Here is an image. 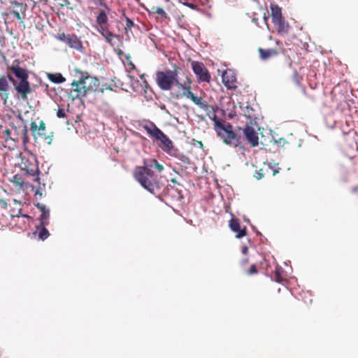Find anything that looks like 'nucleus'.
<instances>
[{
    "label": "nucleus",
    "mask_w": 358,
    "mask_h": 358,
    "mask_svg": "<svg viewBox=\"0 0 358 358\" xmlns=\"http://www.w3.org/2000/svg\"><path fill=\"white\" fill-rule=\"evenodd\" d=\"M6 70V75H0V99L6 103L10 93H14L17 99L27 101L29 96L35 92V86L29 79V70L20 66L19 59L7 64Z\"/></svg>",
    "instance_id": "f257e3e1"
},
{
    "label": "nucleus",
    "mask_w": 358,
    "mask_h": 358,
    "mask_svg": "<svg viewBox=\"0 0 358 358\" xmlns=\"http://www.w3.org/2000/svg\"><path fill=\"white\" fill-rule=\"evenodd\" d=\"M215 130L217 136L228 145L237 148L242 147L241 135L238 131H243V134L247 143L252 147H257L259 145V136L255 128L246 124L243 129L238 127L236 130L229 122L215 121Z\"/></svg>",
    "instance_id": "f03ea898"
},
{
    "label": "nucleus",
    "mask_w": 358,
    "mask_h": 358,
    "mask_svg": "<svg viewBox=\"0 0 358 358\" xmlns=\"http://www.w3.org/2000/svg\"><path fill=\"white\" fill-rule=\"evenodd\" d=\"M152 169H155L159 173H161L164 170V166L155 159L149 161L144 159L143 166H136L133 176L144 189L155 194L160 191L164 184L162 176L155 173Z\"/></svg>",
    "instance_id": "7ed1b4c3"
},
{
    "label": "nucleus",
    "mask_w": 358,
    "mask_h": 358,
    "mask_svg": "<svg viewBox=\"0 0 358 358\" xmlns=\"http://www.w3.org/2000/svg\"><path fill=\"white\" fill-rule=\"evenodd\" d=\"M99 81L90 76L87 72H80V76L78 80H73L71 83V90L69 96L73 99H82L91 92H104V88H99Z\"/></svg>",
    "instance_id": "20e7f679"
},
{
    "label": "nucleus",
    "mask_w": 358,
    "mask_h": 358,
    "mask_svg": "<svg viewBox=\"0 0 358 358\" xmlns=\"http://www.w3.org/2000/svg\"><path fill=\"white\" fill-rule=\"evenodd\" d=\"M19 118L20 121L12 123L11 128L3 130L1 135L5 141L6 147L10 149H14L17 143L20 141L26 145L29 141L27 125L22 122L21 115H19Z\"/></svg>",
    "instance_id": "39448f33"
},
{
    "label": "nucleus",
    "mask_w": 358,
    "mask_h": 358,
    "mask_svg": "<svg viewBox=\"0 0 358 358\" xmlns=\"http://www.w3.org/2000/svg\"><path fill=\"white\" fill-rule=\"evenodd\" d=\"M143 128L150 138L159 141V145L164 152L169 153L173 150L172 141L153 122L143 125Z\"/></svg>",
    "instance_id": "423d86ee"
},
{
    "label": "nucleus",
    "mask_w": 358,
    "mask_h": 358,
    "mask_svg": "<svg viewBox=\"0 0 358 358\" xmlns=\"http://www.w3.org/2000/svg\"><path fill=\"white\" fill-rule=\"evenodd\" d=\"M179 68L174 65L173 70L157 71L156 73V83L158 87L164 91L172 89L177 81Z\"/></svg>",
    "instance_id": "0eeeda50"
},
{
    "label": "nucleus",
    "mask_w": 358,
    "mask_h": 358,
    "mask_svg": "<svg viewBox=\"0 0 358 358\" xmlns=\"http://www.w3.org/2000/svg\"><path fill=\"white\" fill-rule=\"evenodd\" d=\"M30 129L33 133V136L35 139L40 138L45 143L50 145L52 142L53 132L48 134L45 133V124L41 120L38 126L36 122H31L30 124Z\"/></svg>",
    "instance_id": "6e6552de"
},
{
    "label": "nucleus",
    "mask_w": 358,
    "mask_h": 358,
    "mask_svg": "<svg viewBox=\"0 0 358 358\" xmlns=\"http://www.w3.org/2000/svg\"><path fill=\"white\" fill-rule=\"evenodd\" d=\"M192 83V80L189 76L186 77L183 83H180L178 78L176 83L174 84V85L178 88L175 97L176 99L186 98L193 101L196 96H195L191 91Z\"/></svg>",
    "instance_id": "1a4fd4ad"
},
{
    "label": "nucleus",
    "mask_w": 358,
    "mask_h": 358,
    "mask_svg": "<svg viewBox=\"0 0 358 358\" xmlns=\"http://www.w3.org/2000/svg\"><path fill=\"white\" fill-rule=\"evenodd\" d=\"M191 66L193 72L196 76L199 83L206 82L209 83L210 80V75L208 70L202 62L197 61H192Z\"/></svg>",
    "instance_id": "9d476101"
},
{
    "label": "nucleus",
    "mask_w": 358,
    "mask_h": 358,
    "mask_svg": "<svg viewBox=\"0 0 358 358\" xmlns=\"http://www.w3.org/2000/svg\"><path fill=\"white\" fill-rule=\"evenodd\" d=\"M196 106H198L200 108L203 109L207 113V115L210 118H213L215 121H217L216 119L215 110L212 105H210L207 101H203L202 97L196 96L192 101Z\"/></svg>",
    "instance_id": "9b49d317"
},
{
    "label": "nucleus",
    "mask_w": 358,
    "mask_h": 358,
    "mask_svg": "<svg viewBox=\"0 0 358 358\" xmlns=\"http://www.w3.org/2000/svg\"><path fill=\"white\" fill-rule=\"evenodd\" d=\"M22 169L25 171L24 175L33 176L34 181H39L38 174L40 173V171L38 167V165L35 162L29 163L28 165H27L26 163H22Z\"/></svg>",
    "instance_id": "f8f14e48"
},
{
    "label": "nucleus",
    "mask_w": 358,
    "mask_h": 358,
    "mask_svg": "<svg viewBox=\"0 0 358 358\" xmlns=\"http://www.w3.org/2000/svg\"><path fill=\"white\" fill-rule=\"evenodd\" d=\"M11 5H13L15 7H17V8H19V10H13L12 13L19 20L20 23H23L24 22V17L25 15V12L27 8V4L23 3H20L17 1H13L11 2Z\"/></svg>",
    "instance_id": "ddd939ff"
},
{
    "label": "nucleus",
    "mask_w": 358,
    "mask_h": 358,
    "mask_svg": "<svg viewBox=\"0 0 358 358\" xmlns=\"http://www.w3.org/2000/svg\"><path fill=\"white\" fill-rule=\"evenodd\" d=\"M229 227L234 232L236 233V237L237 238H243L246 236V227L241 228L240 222L238 219L232 217L229 221Z\"/></svg>",
    "instance_id": "4468645a"
},
{
    "label": "nucleus",
    "mask_w": 358,
    "mask_h": 358,
    "mask_svg": "<svg viewBox=\"0 0 358 358\" xmlns=\"http://www.w3.org/2000/svg\"><path fill=\"white\" fill-rule=\"evenodd\" d=\"M96 30H101L102 28L106 29L109 27L108 17L106 13L101 10L99 11L98 15L96 17Z\"/></svg>",
    "instance_id": "2eb2a0df"
},
{
    "label": "nucleus",
    "mask_w": 358,
    "mask_h": 358,
    "mask_svg": "<svg viewBox=\"0 0 358 358\" xmlns=\"http://www.w3.org/2000/svg\"><path fill=\"white\" fill-rule=\"evenodd\" d=\"M278 34L281 36L288 35L289 32V25L283 18L273 22Z\"/></svg>",
    "instance_id": "dca6fc26"
},
{
    "label": "nucleus",
    "mask_w": 358,
    "mask_h": 358,
    "mask_svg": "<svg viewBox=\"0 0 358 358\" xmlns=\"http://www.w3.org/2000/svg\"><path fill=\"white\" fill-rule=\"evenodd\" d=\"M70 48L81 50L83 48V43L80 39L76 34H68V38L65 43Z\"/></svg>",
    "instance_id": "f3484780"
},
{
    "label": "nucleus",
    "mask_w": 358,
    "mask_h": 358,
    "mask_svg": "<svg viewBox=\"0 0 358 358\" xmlns=\"http://www.w3.org/2000/svg\"><path fill=\"white\" fill-rule=\"evenodd\" d=\"M10 215L13 219L15 217H17V219L22 217L23 219H27V220H29L31 218L30 216H29L27 215L22 214L20 208H18L17 209H15V208L11 209ZM19 224H20L19 227L20 229H23V228L26 227V226L28 224V223H27L26 221L24 220H23L22 222L19 223Z\"/></svg>",
    "instance_id": "a211bd4d"
},
{
    "label": "nucleus",
    "mask_w": 358,
    "mask_h": 358,
    "mask_svg": "<svg viewBox=\"0 0 358 358\" xmlns=\"http://www.w3.org/2000/svg\"><path fill=\"white\" fill-rule=\"evenodd\" d=\"M358 135L354 130L344 134V141L350 147H357Z\"/></svg>",
    "instance_id": "6ab92c4d"
},
{
    "label": "nucleus",
    "mask_w": 358,
    "mask_h": 358,
    "mask_svg": "<svg viewBox=\"0 0 358 358\" xmlns=\"http://www.w3.org/2000/svg\"><path fill=\"white\" fill-rule=\"evenodd\" d=\"M356 165L354 157L346 158L340 163L341 168L345 172L354 171Z\"/></svg>",
    "instance_id": "aec40b11"
},
{
    "label": "nucleus",
    "mask_w": 358,
    "mask_h": 358,
    "mask_svg": "<svg viewBox=\"0 0 358 358\" xmlns=\"http://www.w3.org/2000/svg\"><path fill=\"white\" fill-rule=\"evenodd\" d=\"M259 52L260 58L262 60H268L270 58L275 57L278 55V50L274 48L264 49L260 48H259Z\"/></svg>",
    "instance_id": "412c9836"
},
{
    "label": "nucleus",
    "mask_w": 358,
    "mask_h": 358,
    "mask_svg": "<svg viewBox=\"0 0 358 358\" xmlns=\"http://www.w3.org/2000/svg\"><path fill=\"white\" fill-rule=\"evenodd\" d=\"M36 206L41 211V215L40 217L41 224V225H48V218L50 216V211L48 209L45 208V206L43 204L38 203Z\"/></svg>",
    "instance_id": "4be33fe9"
},
{
    "label": "nucleus",
    "mask_w": 358,
    "mask_h": 358,
    "mask_svg": "<svg viewBox=\"0 0 358 358\" xmlns=\"http://www.w3.org/2000/svg\"><path fill=\"white\" fill-rule=\"evenodd\" d=\"M270 8L271 11V16L272 19V22L283 18L282 15L281 8L278 6L277 4L271 3L270 6Z\"/></svg>",
    "instance_id": "5701e85b"
},
{
    "label": "nucleus",
    "mask_w": 358,
    "mask_h": 358,
    "mask_svg": "<svg viewBox=\"0 0 358 358\" xmlns=\"http://www.w3.org/2000/svg\"><path fill=\"white\" fill-rule=\"evenodd\" d=\"M98 32L105 38L106 41L110 45H113V39L117 38V35L110 31L109 27L98 31Z\"/></svg>",
    "instance_id": "b1692460"
},
{
    "label": "nucleus",
    "mask_w": 358,
    "mask_h": 358,
    "mask_svg": "<svg viewBox=\"0 0 358 358\" xmlns=\"http://www.w3.org/2000/svg\"><path fill=\"white\" fill-rule=\"evenodd\" d=\"M222 81L226 87L228 88L235 87L236 78L234 76H229V73L225 71L222 74Z\"/></svg>",
    "instance_id": "393cba45"
},
{
    "label": "nucleus",
    "mask_w": 358,
    "mask_h": 358,
    "mask_svg": "<svg viewBox=\"0 0 358 358\" xmlns=\"http://www.w3.org/2000/svg\"><path fill=\"white\" fill-rule=\"evenodd\" d=\"M47 77L52 83L57 84L62 83L66 80V78L60 73H48Z\"/></svg>",
    "instance_id": "a878e982"
},
{
    "label": "nucleus",
    "mask_w": 358,
    "mask_h": 358,
    "mask_svg": "<svg viewBox=\"0 0 358 358\" xmlns=\"http://www.w3.org/2000/svg\"><path fill=\"white\" fill-rule=\"evenodd\" d=\"M274 280L278 282H283L286 280L283 269L280 266H276L274 271Z\"/></svg>",
    "instance_id": "bb28decb"
},
{
    "label": "nucleus",
    "mask_w": 358,
    "mask_h": 358,
    "mask_svg": "<svg viewBox=\"0 0 358 358\" xmlns=\"http://www.w3.org/2000/svg\"><path fill=\"white\" fill-rule=\"evenodd\" d=\"M46 225H41L36 228V233L39 239L44 241L50 236L48 230L45 228Z\"/></svg>",
    "instance_id": "cd10ccee"
},
{
    "label": "nucleus",
    "mask_w": 358,
    "mask_h": 358,
    "mask_svg": "<svg viewBox=\"0 0 358 358\" xmlns=\"http://www.w3.org/2000/svg\"><path fill=\"white\" fill-rule=\"evenodd\" d=\"M10 182L19 187H22L24 184V178L20 174H15L10 179Z\"/></svg>",
    "instance_id": "c85d7f7f"
},
{
    "label": "nucleus",
    "mask_w": 358,
    "mask_h": 358,
    "mask_svg": "<svg viewBox=\"0 0 358 358\" xmlns=\"http://www.w3.org/2000/svg\"><path fill=\"white\" fill-rule=\"evenodd\" d=\"M151 10H152V12L154 13L160 15L163 17L166 18L167 17L166 13L164 11V10L162 8L153 6L151 7Z\"/></svg>",
    "instance_id": "c756f323"
},
{
    "label": "nucleus",
    "mask_w": 358,
    "mask_h": 358,
    "mask_svg": "<svg viewBox=\"0 0 358 358\" xmlns=\"http://www.w3.org/2000/svg\"><path fill=\"white\" fill-rule=\"evenodd\" d=\"M134 26V22L129 17H126L125 32L128 33L130 29Z\"/></svg>",
    "instance_id": "7c9ffc66"
},
{
    "label": "nucleus",
    "mask_w": 358,
    "mask_h": 358,
    "mask_svg": "<svg viewBox=\"0 0 358 358\" xmlns=\"http://www.w3.org/2000/svg\"><path fill=\"white\" fill-rule=\"evenodd\" d=\"M292 80L296 85H299L302 80V77L296 71H294V73L292 76Z\"/></svg>",
    "instance_id": "2f4dec72"
},
{
    "label": "nucleus",
    "mask_w": 358,
    "mask_h": 358,
    "mask_svg": "<svg viewBox=\"0 0 358 358\" xmlns=\"http://www.w3.org/2000/svg\"><path fill=\"white\" fill-rule=\"evenodd\" d=\"M55 38L60 41H62L64 42V43L66 42L67 41V38H68V34H66L65 33H61V34H58Z\"/></svg>",
    "instance_id": "473e14b6"
},
{
    "label": "nucleus",
    "mask_w": 358,
    "mask_h": 358,
    "mask_svg": "<svg viewBox=\"0 0 358 358\" xmlns=\"http://www.w3.org/2000/svg\"><path fill=\"white\" fill-rule=\"evenodd\" d=\"M258 273L257 268L255 264H252L250 268L246 271L248 275H255Z\"/></svg>",
    "instance_id": "72a5a7b5"
},
{
    "label": "nucleus",
    "mask_w": 358,
    "mask_h": 358,
    "mask_svg": "<svg viewBox=\"0 0 358 358\" xmlns=\"http://www.w3.org/2000/svg\"><path fill=\"white\" fill-rule=\"evenodd\" d=\"M264 176V173H263L262 169H261L258 171H256L254 173V177L257 180H261L262 178H263Z\"/></svg>",
    "instance_id": "f704fd0d"
},
{
    "label": "nucleus",
    "mask_w": 358,
    "mask_h": 358,
    "mask_svg": "<svg viewBox=\"0 0 358 358\" xmlns=\"http://www.w3.org/2000/svg\"><path fill=\"white\" fill-rule=\"evenodd\" d=\"M57 116L59 118H64L66 117V115L63 108H59L57 111Z\"/></svg>",
    "instance_id": "c9c22d12"
},
{
    "label": "nucleus",
    "mask_w": 358,
    "mask_h": 358,
    "mask_svg": "<svg viewBox=\"0 0 358 358\" xmlns=\"http://www.w3.org/2000/svg\"><path fill=\"white\" fill-rule=\"evenodd\" d=\"M5 44V36L0 31V48H3Z\"/></svg>",
    "instance_id": "e433bc0d"
},
{
    "label": "nucleus",
    "mask_w": 358,
    "mask_h": 358,
    "mask_svg": "<svg viewBox=\"0 0 358 358\" xmlns=\"http://www.w3.org/2000/svg\"><path fill=\"white\" fill-rule=\"evenodd\" d=\"M94 3L99 4L100 6H105L107 9L109 10V8L106 6V4L103 0H92Z\"/></svg>",
    "instance_id": "4c0bfd02"
},
{
    "label": "nucleus",
    "mask_w": 358,
    "mask_h": 358,
    "mask_svg": "<svg viewBox=\"0 0 358 358\" xmlns=\"http://www.w3.org/2000/svg\"><path fill=\"white\" fill-rule=\"evenodd\" d=\"M0 206H1V208H7V206H8V204H7V202H6L5 200H3V199H0Z\"/></svg>",
    "instance_id": "58836bf2"
},
{
    "label": "nucleus",
    "mask_w": 358,
    "mask_h": 358,
    "mask_svg": "<svg viewBox=\"0 0 358 358\" xmlns=\"http://www.w3.org/2000/svg\"><path fill=\"white\" fill-rule=\"evenodd\" d=\"M249 260H248V257H244L241 262V266H245V264H247L248 263Z\"/></svg>",
    "instance_id": "ea45409f"
},
{
    "label": "nucleus",
    "mask_w": 358,
    "mask_h": 358,
    "mask_svg": "<svg viewBox=\"0 0 358 358\" xmlns=\"http://www.w3.org/2000/svg\"><path fill=\"white\" fill-rule=\"evenodd\" d=\"M248 252V248L247 246H244L242 248V252L243 254L245 255Z\"/></svg>",
    "instance_id": "a19ab883"
},
{
    "label": "nucleus",
    "mask_w": 358,
    "mask_h": 358,
    "mask_svg": "<svg viewBox=\"0 0 358 358\" xmlns=\"http://www.w3.org/2000/svg\"><path fill=\"white\" fill-rule=\"evenodd\" d=\"M35 194H38L40 196H42V193L39 190H36Z\"/></svg>",
    "instance_id": "79ce46f5"
},
{
    "label": "nucleus",
    "mask_w": 358,
    "mask_h": 358,
    "mask_svg": "<svg viewBox=\"0 0 358 358\" xmlns=\"http://www.w3.org/2000/svg\"><path fill=\"white\" fill-rule=\"evenodd\" d=\"M352 191H353V192H358V186L355 187L352 189Z\"/></svg>",
    "instance_id": "37998d69"
},
{
    "label": "nucleus",
    "mask_w": 358,
    "mask_h": 358,
    "mask_svg": "<svg viewBox=\"0 0 358 358\" xmlns=\"http://www.w3.org/2000/svg\"><path fill=\"white\" fill-rule=\"evenodd\" d=\"M277 173H278V170H273V176H275Z\"/></svg>",
    "instance_id": "c03bdc74"
},
{
    "label": "nucleus",
    "mask_w": 358,
    "mask_h": 358,
    "mask_svg": "<svg viewBox=\"0 0 358 358\" xmlns=\"http://www.w3.org/2000/svg\"><path fill=\"white\" fill-rule=\"evenodd\" d=\"M197 143H198V145H199L201 148L203 147V144H202L201 141H197Z\"/></svg>",
    "instance_id": "a18cd8bd"
},
{
    "label": "nucleus",
    "mask_w": 358,
    "mask_h": 358,
    "mask_svg": "<svg viewBox=\"0 0 358 358\" xmlns=\"http://www.w3.org/2000/svg\"><path fill=\"white\" fill-rule=\"evenodd\" d=\"M106 90H112V87H110V86H108L105 88Z\"/></svg>",
    "instance_id": "49530a36"
},
{
    "label": "nucleus",
    "mask_w": 358,
    "mask_h": 358,
    "mask_svg": "<svg viewBox=\"0 0 358 358\" xmlns=\"http://www.w3.org/2000/svg\"><path fill=\"white\" fill-rule=\"evenodd\" d=\"M13 10H19V8H17V7H14Z\"/></svg>",
    "instance_id": "de8ad7c7"
},
{
    "label": "nucleus",
    "mask_w": 358,
    "mask_h": 358,
    "mask_svg": "<svg viewBox=\"0 0 358 358\" xmlns=\"http://www.w3.org/2000/svg\"><path fill=\"white\" fill-rule=\"evenodd\" d=\"M172 182H176V179H172Z\"/></svg>",
    "instance_id": "09e8293b"
},
{
    "label": "nucleus",
    "mask_w": 358,
    "mask_h": 358,
    "mask_svg": "<svg viewBox=\"0 0 358 358\" xmlns=\"http://www.w3.org/2000/svg\"><path fill=\"white\" fill-rule=\"evenodd\" d=\"M1 1H3V0H1Z\"/></svg>",
    "instance_id": "8fccbe9b"
}]
</instances>
